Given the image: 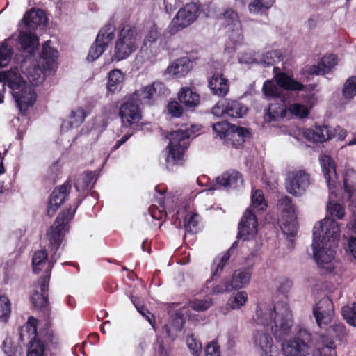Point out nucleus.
Instances as JSON below:
<instances>
[{
	"label": "nucleus",
	"mask_w": 356,
	"mask_h": 356,
	"mask_svg": "<svg viewBox=\"0 0 356 356\" xmlns=\"http://www.w3.org/2000/svg\"><path fill=\"white\" fill-rule=\"evenodd\" d=\"M254 320L258 325L270 327L275 339L280 342L283 356H307L312 352V337L307 330H300L289 337L294 322L286 302L278 301L273 305L259 303Z\"/></svg>",
	"instance_id": "f257e3e1"
},
{
	"label": "nucleus",
	"mask_w": 356,
	"mask_h": 356,
	"mask_svg": "<svg viewBox=\"0 0 356 356\" xmlns=\"http://www.w3.org/2000/svg\"><path fill=\"white\" fill-rule=\"evenodd\" d=\"M340 233L339 225L332 218L325 217L314 227V259L318 267L325 273H332L337 266L335 254Z\"/></svg>",
	"instance_id": "f03ea898"
},
{
	"label": "nucleus",
	"mask_w": 356,
	"mask_h": 356,
	"mask_svg": "<svg viewBox=\"0 0 356 356\" xmlns=\"http://www.w3.org/2000/svg\"><path fill=\"white\" fill-rule=\"evenodd\" d=\"M76 207L70 209L59 214L53 226L47 232L49 241V248L51 249V255L49 258L46 250L36 251L32 257V267L35 273L44 272L49 274L54 263L58 259L60 253H58L64 235L68 232L67 225L69 221L73 218ZM47 276H49L47 275Z\"/></svg>",
	"instance_id": "7ed1b4c3"
},
{
	"label": "nucleus",
	"mask_w": 356,
	"mask_h": 356,
	"mask_svg": "<svg viewBox=\"0 0 356 356\" xmlns=\"http://www.w3.org/2000/svg\"><path fill=\"white\" fill-rule=\"evenodd\" d=\"M200 127L192 124L188 127L185 125L169 135V144L165 149V167L173 170L177 166L183 165L184 154L189 145V138L195 137L200 131Z\"/></svg>",
	"instance_id": "20e7f679"
},
{
	"label": "nucleus",
	"mask_w": 356,
	"mask_h": 356,
	"mask_svg": "<svg viewBox=\"0 0 356 356\" xmlns=\"http://www.w3.org/2000/svg\"><path fill=\"white\" fill-rule=\"evenodd\" d=\"M50 44V41H47L43 44L42 54L37 65L31 62V58H25L22 63L23 74L32 86L42 83L44 80L45 72L54 70L57 67L58 52Z\"/></svg>",
	"instance_id": "39448f33"
},
{
	"label": "nucleus",
	"mask_w": 356,
	"mask_h": 356,
	"mask_svg": "<svg viewBox=\"0 0 356 356\" xmlns=\"http://www.w3.org/2000/svg\"><path fill=\"white\" fill-rule=\"evenodd\" d=\"M319 161L330 191L327 211L332 218L341 220L345 216V209L334 200L337 197V191L340 186L337 181L334 163L327 155H321Z\"/></svg>",
	"instance_id": "423d86ee"
},
{
	"label": "nucleus",
	"mask_w": 356,
	"mask_h": 356,
	"mask_svg": "<svg viewBox=\"0 0 356 356\" xmlns=\"http://www.w3.org/2000/svg\"><path fill=\"white\" fill-rule=\"evenodd\" d=\"M140 35L134 26H124L115 42L111 61H121L129 58L138 47Z\"/></svg>",
	"instance_id": "0eeeda50"
},
{
	"label": "nucleus",
	"mask_w": 356,
	"mask_h": 356,
	"mask_svg": "<svg viewBox=\"0 0 356 356\" xmlns=\"http://www.w3.org/2000/svg\"><path fill=\"white\" fill-rule=\"evenodd\" d=\"M277 67L273 68L276 83L273 80H267L264 83L262 90L266 97L269 99L278 97L281 93L280 88L294 91L305 90V86L303 84L284 72H277Z\"/></svg>",
	"instance_id": "6e6552de"
},
{
	"label": "nucleus",
	"mask_w": 356,
	"mask_h": 356,
	"mask_svg": "<svg viewBox=\"0 0 356 356\" xmlns=\"http://www.w3.org/2000/svg\"><path fill=\"white\" fill-rule=\"evenodd\" d=\"M278 223L283 234L287 237H293L298 232L297 215L295 205L289 197H284L279 200Z\"/></svg>",
	"instance_id": "1a4fd4ad"
},
{
	"label": "nucleus",
	"mask_w": 356,
	"mask_h": 356,
	"mask_svg": "<svg viewBox=\"0 0 356 356\" xmlns=\"http://www.w3.org/2000/svg\"><path fill=\"white\" fill-rule=\"evenodd\" d=\"M220 26L226 30L229 40L236 46L243 40L242 23L238 13L232 8H225L218 15Z\"/></svg>",
	"instance_id": "9d476101"
},
{
	"label": "nucleus",
	"mask_w": 356,
	"mask_h": 356,
	"mask_svg": "<svg viewBox=\"0 0 356 356\" xmlns=\"http://www.w3.org/2000/svg\"><path fill=\"white\" fill-rule=\"evenodd\" d=\"M200 13L199 6L195 3H187L179 9L168 27L170 35H174L192 24Z\"/></svg>",
	"instance_id": "9b49d317"
},
{
	"label": "nucleus",
	"mask_w": 356,
	"mask_h": 356,
	"mask_svg": "<svg viewBox=\"0 0 356 356\" xmlns=\"http://www.w3.org/2000/svg\"><path fill=\"white\" fill-rule=\"evenodd\" d=\"M252 344L259 356H279V350L270 334L264 330H257L252 335Z\"/></svg>",
	"instance_id": "f8f14e48"
},
{
	"label": "nucleus",
	"mask_w": 356,
	"mask_h": 356,
	"mask_svg": "<svg viewBox=\"0 0 356 356\" xmlns=\"http://www.w3.org/2000/svg\"><path fill=\"white\" fill-rule=\"evenodd\" d=\"M248 108L238 101L222 99L213 107L212 113L217 117L227 115L231 118H241L247 113Z\"/></svg>",
	"instance_id": "ddd939ff"
},
{
	"label": "nucleus",
	"mask_w": 356,
	"mask_h": 356,
	"mask_svg": "<svg viewBox=\"0 0 356 356\" xmlns=\"http://www.w3.org/2000/svg\"><path fill=\"white\" fill-rule=\"evenodd\" d=\"M309 184V175L303 170L291 171L287 175L286 188L293 195H301L307 191Z\"/></svg>",
	"instance_id": "4468645a"
},
{
	"label": "nucleus",
	"mask_w": 356,
	"mask_h": 356,
	"mask_svg": "<svg viewBox=\"0 0 356 356\" xmlns=\"http://www.w3.org/2000/svg\"><path fill=\"white\" fill-rule=\"evenodd\" d=\"M213 130L221 139L227 138L233 141L236 140L239 145L243 143L244 138L249 134L247 129L231 125L225 121L213 124Z\"/></svg>",
	"instance_id": "2eb2a0df"
},
{
	"label": "nucleus",
	"mask_w": 356,
	"mask_h": 356,
	"mask_svg": "<svg viewBox=\"0 0 356 356\" xmlns=\"http://www.w3.org/2000/svg\"><path fill=\"white\" fill-rule=\"evenodd\" d=\"M114 37V28L111 25L106 26L99 32L95 42L89 50L87 59L93 61L98 58L105 51Z\"/></svg>",
	"instance_id": "dca6fc26"
},
{
	"label": "nucleus",
	"mask_w": 356,
	"mask_h": 356,
	"mask_svg": "<svg viewBox=\"0 0 356 356\" xmlns=\"http://www.w3.org/2000/svg\"><path fill=\"white\" fill-rule=\"evenodd\" d=\"M335 133L339 134L338 138L340 140H343L346 137V131L340 127L332 130L327 126H316L307 129L305 131L306 140L311 142L322 143L335 137Z\"/></svg>",
	"instance_id": "f3484780"
},
{
	"label": "nucleus",
	"mask_w": 356,
	"mask_h": 356,
	"mask_svg": "<svg viewBox=\"0 0 356 356\" xmlns=\"http://www.w3.org/2000/svg\"><path fill=\"white\" fill-rule=\"evenodd\" d=\"M313 314L320 327H323L332 321L334 316V305L328 297L323 298L313 307Z\"/></svg>",
	"instance_id": "a211bd4d"
},
{
	"label": "nucleus",
	"mask_w": 356,
	"mask_h": 356,
	"mask_svg": "<svg viewBox=\"0 0 356 356\" xmlns=\"http://www.w3.org/2000/svg\"><path fill=\"white\" fill-rule=\"evenodd\" d=\"M257 219L250 209H248L238 225V238L245 241L253 240L257 234Z\"/></svg>",
	"instance_id": "6ab92c4d"
},
{
	"label": "nucleus",
	"mask_w": 356,
	"mask_h": 356,
	"mask_svg": "<svg viewBox=\"0 0 356 356\" xmlns=\"http://www.w3.org/2000/svg\"><path fill=\"white\" fill-rule=\"evenodd\" d=\"M120 116L124 127H131L138 124L142 118L139 104L134 98L129 97L120 106Z\"/></svg>",
	"instance_id": "aec40b11"
},
{
	"label": "nucleus",
	"mask_w": 356,
	"mask_h": 356,
	"mask_svg": "<svg viewBox=\"0 0 356 356\" xmlns=\"http://www.w3.org/2000/svg\"><path fill=\"white\" fill-rule=\"evenodd\" d=\"M12 94L22 113H25L29 108L32 107L37 98L34 88L29 85L23 87Z\"/></svg>",
	"instance_id": "412c9836"
},
{
	"label": "nucleus",
	"mask_w": 356,
	"mask_h": 356,
	"mask_svg": "<svg viewBox=\"0 0 356 356\" xmlns=\"http://www.w3.org/2000/svg\"><path fill=\"white\" fill-rule=\"evenodd\" d=\"M48 276L40 278L31 296V301L35 307L47 311L48 310V299L46 292L48 289Z\"/></svg>",
	"instance_id": "4be33fe9"
},
{
	"label": "nucleus",
	"mask_w": 356,
	"mask_h": 356,
	"mask_svg": "<svg viewBox=\"0 0 356 356\" xmlns=\"http://www.w3.org/2000/svg\"><path fill=\"white\" fill-rule=\"evenodd\" d=\"M0 83L8 86L12 93L28 85L17 67H11L8 70L1 71Z\"/></svg>",
	"instance_id": "5701e85b"
},
{
	"label": "nucleus",
	"mask_w": 356,
	"mask_h": 356,
	"mask_svg": "<svg viewBox=\"0 0 356 356\" xmlns=\"http://www.w3.org/2000/svg\"><path fill=\"white\" fill-rule=\"evenodd\" d=\"M243 181L241 175L235 170H229L216 178V183L207 191L218 190L221 188H235L242 185Z\"/></svg>",
	"instance_id": "b1692460"
},
{
	"label": "nucleus",
	"mask_w": 356,
	"mask_h": 356,
	"mask_svg": "<svg viewBox=\"0 0 356 356\" xmlns=\"http://www.w3.org/2000/svg\"><path fill=\"white\" fill-rule=\"evenodd\" d=\"M193 66V62L189 58L182 57L169 65L165 71V74L171 77L181 78L192 70Z\"/></svg>",
	"instance_id": "393cba45"
},
{
	"label": "nucleus",
	"mask_w": 356,
	"mask_h": 356,
	"mask_svg": "<svg viewBox=\"0 0 356 356\" xmlns=\"http://www.w3.org/2000/svg\"><path fill=\"white\" fill-rule=\"evenodd\" d=\"M155 190L161 195L160 197H158L155 200V202L158 203L159 206L157 207L156 205L153 204L149 207L148 213L153 220H160L166 216L168 213L166 209L168 210L169 213L170 212V206L168 205V199L167 200V206H165V197H163V194L165 191V187L163 186H157L155 187Z\"/></svg>",
	"instance_id": "a878e982"
},
{
	"label": "nucleus",
	"mask_w": 356,
	"mask_h": 356,
	"mask_svg": "<svg viewBox=\"0 0 356 356\" xmlns=\"http://www.w3.org/2000/svg\"><path fill=\"white\" fill-rule=\"evenodd\" d=\"M337 65V56L336 55H325L317 65L309 67L307 71L312 75H324L330 72Z\"/></svg>",
	"instance_id": "bb28decb"
},
{
	"label": "nucleus",
	"mask_w": 356,
	"mask_h": 356,
	"mask_svg": "<svg viewBox=\"0 0 356 356\" xmlns=\"http://www.w3.org/2000/svg\"><path fill=\"white\" fill-rule=\"evenodd\" d=\"M306 104L293 103L288 107V111L298 119L307 118L312 108L316 104L317 99L314 95H309L306 99Z\"/></svg>",
	"instance_id": "cd10ccee"
},
{
	"label": "nucleus",
	"mask_w": 356,
	"mask_h": 356,
	"mask_svg": "<svg viewBox=\"0 0 356 356\" xmlns=\"http://www.w3.org/2000/svg\"><path fill=\"white\" fill-rule=\"evenodd\" d=\"M163 84L159 82H155L151 85L142 87L140 89L137 90L130 97L134 98V101L138 104H150L151 99L157 90H161L163 88Z\"/></svg>",
	"instance_id": "c85d7f7f"
},
{
	"label": "nucleus",
	"mask_w": 356,
	"mask_h": 356,
	"mask_svg": "<svg viewBox=\"0 0 356 356\" xmlns=\"http://www.w3.org/2000/svg\"><path fill=\"white\" fill-rule=\"evenodd\" d=\"M71 186L69 182L56 188L52 192L49 203L48 213H54L56 210L64 202L69 193Z\"/></svg>",
	"instance_id": "c756f323"
},
{
	"label": "nucleus",
	"mask_w": 356,
	"mask_h": 356,
	"mask_svg": "<svg viewBox=\"0 0 356 356\" xmlns=\"http://www.w3.org/2000/svg\"><path fill=\"white\" fill-rule=\"evenodd\" d=\"M162 47L161 43L143 44L137 56L142 63H153L161 54Z\"/></svg>",
	"instance_id": "7c9ffc66"
},
{
	"label": "nucleus",
	"mask_w": 356,
	"mask_h": 356,
	"mask_svg": "<svg viewBox=\"0 0 356 356\" xmlns=\"http://www.w3.org/2000/svg\"><path fill=\"white\" fill-rule=\"evenodd\" d=\"M212 277L207 280L203 288V291L209 295H218L229 293L233 290L229 280H222L219 283H214Z\"/></svg>",
	"instance_id": "2f4dec72"
},
{
	"label": "nucleus",
	"mask_w": 356,
	"mask_h": 356,
	"mask_svg": "<svg viewBox=\"0 0 356 356\" xmlns=\"http://www.w3.org/2000/svg\"><path fill=\"white\" fill-rule=\"evenodd\" d=\"M178 99L188 108L196 107L200 102V95L190 87H182L178 92Z\"/></svg>",
	"instance_id": "473e14b6"
},
{
	"label": "nucleus",
	"mask_w": 356,
	"mask_h": 356,
	"mask_svg": "<svg viewBox=\"0 0 356 356\" xmlns=\"http://www.w3.org/2000/svg\"><path fill=\"white\" fill-rule=\"evenodd\" d=\"M24 20L28 29L35 30L40 26L45 25L47 17L43 10L33 9L25 14Z\"/></svg>",
	"instance_id": "72a5a7b5"
},
{
	"label": "nucleus",
	"mask_w": 356,
	"mask_h": 356,
	"mask_svg": "<svg viewBox=\"0 0 356 356\" xmlns=\"http://www.w3.org/2000/svg\"><path fill=\"white\" fill-rule=\"evenodd\" d=\"M107 92L114 94L118 92L122 88L124 81V74L119 69H114L109 72L107 76Z\"/></svg>",
	"instance_id": "f704fd0d"
},
{
	"label": "nucleus",
	"mask_w": 356,
	"mask_h": 356,
	"mask_svg": "<svg viewBox=\"0 0 356 356\" xmlns=\"http://www.w3.org/2000/svg\"><path fill=\"white\" fill-rule=\"evenodd\" d=\"M209 86L213 94L220 97L225 96L229 88L228 80L220 74L212 76L209 81Z\"/></svg>",
	"instance_id": "c9c22d12"
},
{
	"label": "nucleus",
	"mask_w": 356,
	"mask_h": 356,
	"mask_svg": "<svg viewBox=\"0 0 356 356\" xmlns=\"http://www.w3.org/2000/svg\"><path fill=\"white\" fill-rule=\"evenodd\" d=\"M37 319L33 316L29 318L26 323L19 330V338L22 341L29 340L30 343L37 339Z\"/></svg>",
	"instance_id": "e433bc0d"
},
{
	"label": "nucleus",
	"mask_w": 356,
	"mask_h": 356,
	"mask_svg": "<svg viewBox=\"0 0 356 356\" xmlns=\"http://www.w3.org/2000/svg\"><path fill=\"white\" fill-rule=\"evenodd\" d=\"M251 274L250 269L242 268L235 270L230 281L233 289H241L249 284Z\"/></svg>",
	"instance_id": "4c0bfd02"
},
{
	"label": "nucleus",
	"mask_w": 356,
	"mask_h": 356,
	"mask_svg": "<svg viewBox=\"0 0 356 356\" xmlns=\"http://www.w3.org/2000/svg\"><path fill=\"white\" fill-rule=\"evenodd\" d=\"M189 204H186L183 208H179L176 211L177 218L184 217V227L187 232L195 233L197 231L199 217L196 213H190L184 216L186 209Z\"/></svg>",
	"instance_id": "58836bf2"
},
{
	"label": "nucleus",
	"mask_w": 356,
	"mask_h": 356,
	"mask_svg": "<svg viewBox=\"0 0 356 356\" xmlns=\"http://www.w3.org/2000/svg\"><path fill=\"white\" fill-rule=\"evenodd\" d=\"M13 36L0 42V68L5 67L10 63L13 54Z\"/></svg>",
	"instance_id": "ea45409f"
},
{
	"label": "nucleus",
	"mask_w": 356,
	"mask_h": 356,
	"mask_svg": "<svg viewBox=\"0 0 356 356\" xmlns=\"http://www.w3.org/2000/svg\"><path fill=\"white\" fill-rule=\"evenodd\" d=\"M95 181V174L92 172H87L76 177L74 186L79 192L83 193L90 189Z\"/></svg>",
	"instance_id": "a19ab883"
},
{
	"label": "nucleus",
	"mask_w": 356,
	"mask_h": 356,
	"mask_svg": "<svg viewBox=\"0 0 356 356\" xmlns=\"http://www.w3.org/2000/svg\"><path fill=\"white\" fill-rule=\"evenodd\" d=\"M275 0H253L248 5V10L254 15H263L275 3Z\"/></svg>",
	"instance_id": "79ce46f5"
},
{
	"label": "nucleus",
	"mask_w": 356,
	"mask_h": 356,
	"mask_svg": "<svg viewBox=\"0 0 356 356\" xmlns=\"http://www.w3.org/2000/svg\"><path fill=\"white\" fill-rule=\"evenodd\" d=\"M285 115L286 110L282 104H271L265 115L264 119L267 122H272L284 118Z\"/></svg>",
	"instance_id": "37998d69"
},
{
	"label": "nucleus",
	"mask_w": 356,
	"mask_h": 356,
	"mask_svg": "<svg viewBox=\"0 0 356 356\" xmlns=\"http://www.w3.org/2000/svg\"><path fill=\"white\" fill-rule=\"evenodd\" d=\"M355 178V171L352 169H348L346 170L344 179V191L346 193L348 199L352 202V204L355 203L356 207V193L355 191V188L352 185H350V183L352 184L353 180Z\"/></svg>",
	"instance_id": "c03bdc74"
},
{
	"label": "nucleus",
	"mask_w": 356,
	"mask_h": 356,
	"mask_svg": "<svg viewBox=\"0 0 356 356\" xmlns=\"http://www.w3.org/2000/svg\"><path fill=\"white\" fill-rule=\"evenodd\" d=\"M19 40L22 47L30 54H32L39 44L38 38L32 33H21Z\"/></svg>",
	"instance_id": "a18cd8bd"
},
{
	"label": "nucleus",
	"mask_w": 356,
	"mask_h": 356,
	"mask_svg": "<svg viewBox=\"0 0 356 356\" xmlns=\"http://www.w3.org/2000/svg\"><path fill=\"white\" fill-rule=\"evenodd\" d=\"M230 257L228 252H225L220 256L217 257L213 261L211 266L212 277H218L223 271L224 268Z\"/></svg>",
	"instance_id": "49530a36"
},
{
	"label": "nucleus",
	"mask_w": 356,
	"mask_h": 356,
	"mask_svg": "<svg viewBox=\"0 0 356 356\" xmlns=\"http://www.w3.org/2000/svg\"><path fill=\"white\" fill-rule=\"evenodd\" d=\"M213 305L211 298H194L188 302V306L194 311L204 312L209 309Z\"/></svg>",
	"instance_id": "de8ad7c7"
},
{
	"label": "nucleus",
	"mask_w": 356,
	"mask_h": 356,
	"mask_svg": "<svg viewBox=\"0 0 356 356\" xmlns=\"http://www.w3.org/2000/svg\"><path fill=\"white\" fill-rule=\"evenodd\" d=\"M248 299V293L244 291H238L232 296L228 302V306L231 309L236 310L245 305Z\"/></svg>",
	"instance_id": "09e8293b"
},
{
	"label": "nucleus",
	"mask_w": 356,
	"mask_h": 356,
	"mask_svg": "<svg viewBox=\"0 0 356 356\" xmlns=\"http://www.w3.org/2000/svg\"><path fill=\"white\" fill-rule=\"evenodd\" d=\"M184 324L183 318L177 314L176 316L164 326L167 335L173 338L178 331H180Z\"/></svg>",
	"instance_id": "8fccbe9b"
},
{
	"label": "nucleus",
	"mask_w": 356,
	"mask_h": 356,
	"mask_svg": "<svg viewBox=\"0 0 356 356\" xmlns=\"http://www.w3.org/2000/svg\"><path fill=\"white\" fill-rule=\"evenodd\" d=\"M11 303L9 298L3 295L0 296V322L6 323L10 316Z\"/></svg>",
	"instance_id": "3c124183"
},
{
	"label": "nucleus",
	"mask_w": 356,
	"mask_h": 356,
	"mask_svg": "<svg viewBox=\"0 0 356 356\" xmlns=\"http://www.w3.org/2000/svg\"><path fill=\"white\" fill-rule=\"evenodd\" d=\"M342 316L350 325L356 327V302L352 307L345 306L341 310Z\"/></svg>",
	"instance_id": "603ef678"
},
{
	"label": "nucleus",
	"mask_w": 356,
	"mask_h": 356,
	"mask_svg": "<svg viewBox=\"0 0 356 356\" xmlns=\"http://www.w3.org/2000/svg\"><path fill=\"white\" fill-rule=\"evenodd\" d=\"M87 114L82 107H78L72 110L70 114V122L71 126L79 127L83 122Z\"/></svg>",
	"instance_id": "864d4df0"
},
{
	"label": "nucleus",
	"mask_w": 356,
	"mask_h": 356,
	"mask_svg": "<svg viewBox=\"0 0 356 356\" xmlns=\"http://www.w3.org/2000/svg\"><path fill=\"white\" fill-rule=\"evenodd\" d=\"M343 95L346 99H352L356 95V76L346 80L343 89Z\"/></svg>",
	"instance_id": "5fc2aeb1"
},
{
	"label": "nucleus",
	"mask_w": 356,
	"mask_h": 356,
	"mask_svg": "<svg viewBox=\"0 0 356 356\" xmlns=\"http://www.w3.org/2000/svg\"><path fill=\"white\" fill-rule=\"evenodd\" d=\"M252 207L257 210H264L266 209L267 203L261 191L256 190L252 193Z\"/></svg>",
	"instance_id": "6e6d98bb"
},
{
	"label": "nucleus",
	"mask_w": 356,
	"mask_h": 356,
	"mask_svg": "<svg viewBox=\"0 0 356 356\" xmlns=\"http://www.w3.org/2000/svg\"><path fill=\"white\" fill-rule=\"evenodd\" d=\"M281 53L277 50H269L261 54L259 53V63L264 65H272L275 58H279Z\"/></svg>",
	"instance_id": "4d7b16f0"
},
{
	"label": "nucleus",
	"mask_w": 356,
	"mask_h": 356,
	"mask_svg": "<svg viewBox=\"0 0 356 356\" xmlns=\"http://www.w3.org/2000/svg\"><path fill=\"white\" fill-rule=\"evenodd\" d=\"M131 300L136 307L137 311L145 318V319L150 323L154 329V317L143 305H140L136 298L131 297Z\"/></svg>",
	"instance_id": "13d9d810"
},
{
	"label": "nucleus",
	"mask_w": 356,
	"mask_h": 356,
	"mask_svg": "<svg viewBox=\"0 0 356 356\" xmlns=\"http://www.w3.org/2000/svg\"><path fill=\"white\" fill-rule=\"evenodd\" d=\"M159 37L160 33H159L156 26L152 24L150 25L145 34L143 44L161 43V42L159 41Z\"/></svg>",
	"instance_id": "bf43d9fd"
},
{
	"label": "nucleus",
	"mask_w": 356,
	"mask_h": 356,
	"mask_svg": "<svg viewBox=\"0 0 356 356\" xmlns=\"http://www.w3.org/2000/svg\"><path fill=\"white\" fill-rule=\"evenodd\" d=\"M329 334L332 339L341 340L346 335V327L343 323H335L330 327Z\"/></svg>",
	"instance_id": "052dcab7"
},
{
	"label": "nucleus",
	"mask_w": 356,
	"mask_h": 356,
	"mask_svg": "<svg viewBox=\"0 0 356 356\" xmlns=\"http://www.w3.org/2000/svg\"><path fill=\"white\" fill-rule=\"evenodd\" d=\"M238 61L244 64L259 63V52L252 50L245 51L238 57Z\"/></svg>",
	"instance_id": "680f3d73"
},
{
	"label": "nucleus",
	"mask_w": 356,
	"mask_h": 356,
	"mask_svg": "<svg viewBox=\"0 0 356 356\" xmlns=\"http://www.w3.org/2000/svg\"><path fill=\"white\" fill-rule=\"evenodd\" d=\"M187 346L194 356H198L202 352V344L197 340L193 334L188 336L186 339Z\"/></svg>",
	"instance_id": "e2e57ef3"
},
{
	"label": "nucleus",
	"mask_w": 356,
	"mask_h": 356,
	"mask_svg": "<svg viewBox=\"0 0 356 356\" xmlns=\"http://www.w3.org/2000/svg\"><path fill=\"white\" fill-rule=\"evenodd\" d=\"M27 356H44V346L40 341H33L30 343Z\"/></svg>",
	"instance_id": "0e129e2a"
},
{
	"label": "nucleus",
	"mask_w": 356,
	"mask_h": 356,
	"mask_svg": "<svg viewBox=\"0 0 356 356\" xmlns=\"http://www.w3.org/2000/svg\"><path fill=\"white\" fill-rule=\"evenodd\" d=\"M2 349L7 356H18V355H19L17 348L13 346V341L10 337H6L4 339L2 344Z\"/></svg>",
	"instance_id": "69168bd1"
},
{
	"label": "nucleus",
	"mask_w": 356,
	"mask_h": 356,
	"mask_svg": "<svg viewBox=\"0 0 356 356\" xmlns=\"http://www.w3.org/2000/svg\"><path fill=\"white\" fill-rule=\"evenodd\" d=\"M314 356H337L333 343L324 346L317 349Z\"/></svg>",
	"instance_id": "338daca9"
},
{
	"label": "nucleus",
	"mask_w": 356,
	"mask_h": 356,
	"mask_svg": "<svg viewBox=\"0 0 356 356\" xmlns=\"http://www.w3.org/2000/svg\"><path fill=\"white\" fill-rule=\"evenodd\" d=\"M220 346L216 339L212 340L205 348L206 356H220Z\"/></svg>",
	"instance_id": "774afa93"
}]
</instances>
